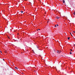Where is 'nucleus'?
Listing matches in <instances>:
<instances>
[{"instance_id": "6", "label": "nucleus", "mask_w": 75, "mask_h": 75, "mask_svg": "<svg viewBox=\"0 0 75 75\" xmlns=\"http://www.w3.org/2000/svg\"><path fill=\"white\" fill-rule=\"evenodd\" d=\"M73 14L75 15V11H74V13H73Z\"/></svg>"}, {"instance_id": "5", "label": "nucleus", "mask_w": 75, "mask_h": 75, "mask_svg": "<svg viewBox=\"0 0 75 75\" xmlns=\"http://www.w3.org/2000/svg\"><path fill=\"white\" fill-rule=\"evenodd\" d=\"M15 69H17V70H18V69H18V68H17V67H15Z\"/></svg>"}, {"instance_id": "8", "label": "nucleus", "mask_w": 75, "mask_h": 75, "mask_svg": "<svg viewBox=\"0 0 75 75\" xmlns=\"http://www.w3.org/2000/svg\"><path fill=\"white\" fill-rule=\"evenodd\" d=\"M68 40H69V38H70L68 37Z\"/></svg>"}, {"instance_id": "9", "label": "nucleus", "mask_w": 75, "mask_h": 75, "mask_svg": "<svg viewBox=\"0 0 75 75\" xmlns=\"http://www.w3.org/2000/svg\"><path fill=\"white\" fill-rule=\"evenodd\" d=\"M37 30H38H38H40V29H38Z\"/></svg>"}, {"instance_id": "12", "label": "nucleus", "mask_w": 75, "mask_h": 75, "mask_svg": "<svg viewBox=\"0 0 75 75\" xmlns=\"http://www.w3.org/2000/svg\"><path fill=\"white\" fill-rule=\"evenodd\" d=\"M70 51H72V50L70 49Z\"/></svg>"}, {"instance_id": "16", "label": "nucleus", "mask_w": 75, "mask_h": 75, "mask_svg": "<svg viewBox=\"0 0 75 75\" xmlns=\"http://www.w3.org/2000/svg\"><path fill=\"white\" fill-rule=\"evenodd\" d=\"M0 51L1 52V54H2V52H1V51Z\"/></svg>"}, {"instance_id": "3", "label": "nucleus", "mask_w": 75, "mask_h": 75, "mask_svg": "<svg viewBox=\"0 0 75 75\" xmlns=\"http://www.w3.org/2000/svg\"><path fill=\"white\" fill-rule=\"evenodd\" d=\"M58 25L57 24V25H55V27H58Z\"/></svg>"}, {"instance_id": "10", "label": "nucleus", "mask_w": 75, "mask_h": 75, "mask_svg": "<svg viewBox=\"0 0 75 75\" xmlns=\"http://www.w3.org/2000/svg\"><path fill=\"white\" fill-rule=\"evenodd\" d=\"M70 34H71V36H72V34H71V33H70Z\"/></svg>"}, {"instance_id": "1", "label": "nucleus", "mask_w": 75, "mask_h": 75, "mask_svg": "<svg viewBox=\"0 0 75 75\" xmlns=\"http://www.w3.org/2000/svg\"><path fill=\"white\" fill-rule=\"evenodd\" d=\"M61 50L59 51L57 50V53H58V54H61Z\"/></svg>"}, {"instance_id": "13", "label": "nucleus", "mask_w": 75, "mask_h": 75, "mask_svg": "<svg viewBox=\"0 0 75 75\" xmlns=\"http://www.w3.org/2000/svg\"><path fill=\"white\" fill-rule=\"evenodd\" d=\"M8 38H9L10 39V38H9V37L8 36Z\"/></svg>"}, {"instance_id": "19", "label": "nucleus", "mask_w": 75, "mask_h": 75, "mask_svg": "<svg viewBox=\"0 0 75 75\" xmlns=\"http://www.w3.org/2000/svg\"><path fill=\"white\" fill-rule=\"evenodd\" d=\"M3 60H4V59H3Z\"/></svg>"}, {"instance_id": "18", "label": "nucleus", "mask_w": 75, "mask_h": 75, "mask_svg": "<svg viewBox=\"0 0 75 75\" xmlns=\"http://www.w3.org/2000/svg\"><path fill=\"white\" fill-rule=\"evenodd\" d=\"M48 22H49V21H47V23H48Z\"/></svg>"}, {"instance_id": "2", "label": "nucleus", "mask_w": 75, "mask_h": 75, "mask_svg": "<svg viewBox=\"0 0 75 75\" xmlns=\"http://www.w3.org/2000/svg\"><path fill=\"white\" fill-rule=\"evenodd\" d=\"M56 18L58 19H59V18H60V17H58V16L56 17Z\"/></svg>"}, {"instance_id": "15", "label": "nucleus", "mask_w": 75, "mask_h": 75, "mask_svg": "<svg viewBox=\"0 0 75 75\" xmlns=\"http://www.w3.org/2000/svg\"><path fill=\"white\" fill-rule=\"evenodd\" d=\"M5 52H7V51H5Z\"/></svg>"}, {"instance_id": "4", "label": "nucleus", "mask_w": 75, "mask_h": 75, "mask_svg": "<svg viewBox=\"0 0 75 75\" xmlns=\"http://www.w3.org/2000/svg\"><path fill=\"white\" fill-rule=\"evenodd\" d=\"M62 1L63 3H64L65 2L64 0H62Z\"/></svg>"}, {"instance_id": "17", "label": "nucleus", "mask_w": 75, "mask_h": 75, "mask_svg": "<svg viewBox=\"0 0 75 75\" xmlns=\"http://www.w3.org/2000/svg\"><path fill=\"white\" fill-rule=\"evenodd\" d=\"M5 47H6V45H5Z\"/></svg>"}, {"instance_id": "11", "label": "nucleus", "mask_w": 75, "mask_h": 75, "mask_svg": "<svg viewBox=\"0 0 75 75\" xmlns=\"http://www.w3.org/2000/svg\"><path fill=\"white\" fill-rule=\"evenodd\" d=\"M23 11H21V13H23Z\"/></svg>"}, {"instance_id": "7", "label": "nucleus", "mask_w": 75, "mask_h": 75, "mask_svg": "<svg viewBox=\"0 0 75 75\" xmlns=\"http://www.w3.org/2000/svg\"><path fill=\"white\" fill-rule=\"evenodd\" d=\"M70 54H72V52H70Z\"/></svg>"}, {"instance_id": "14", "label": "nucleus", "mask_w": 75, "mask_h": 75, "mask_svg": "<svg viewBox=\"0 0 75 75\" xmlns=\"http://www.w3.org/2000/svg\"><path fill=\"white\" fill-rule=\"evenodd\" d=\"M44 13H45V14H46V12H45Z\"/></svg>"}]
</instances>
